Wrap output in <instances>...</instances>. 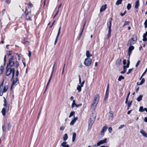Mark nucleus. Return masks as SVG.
Here are the masks:
<instances>
[{
	"label": "nucleus",
	"mask_w": 147,
	"mask_h": 147,
	"mask_svg": "<svg viewBox=\"0 0 147 147\" xmlns=\"http://www.w3.org/2000/svg\"><path fill=\"white\" fill-rule=\"evenodd\" d=\"M145 82V80L144 78H143L142 79L141 81V82H140V84L142 85L143 83H144V82Z\"/></svg>",
	"instance_id": "ea45409f"
},
{
	"label": "nucleus",
	"mask_w": 147,
	"mask_h": 147,
	"mask_svg": "<svg viewBox=\"0 0 147 147\" xmlns=\"http://www.w3.org/2000/svg\"><path fill=\"white\" fill-rule=\"evenodd\" d=\"M11 73H12V77L11 80H13L15 74V69L13 68H11L10 67L8 68V66L6 67V74L7 76L10 75Z\"/></svg>",
	"instance_id": "f03ea898"
},
{
	"label": "nucleus",
	"mask_w": 147,
	"mask_h": 147,
	"mask_svg": "<svg viewBox=\"0 0 147 147\" xmlns=\"http://www.w3.org/2000/svg\"><path fill=\"white\" fill-rule=\"evenodd\" d=\"M132 102V101H131V102H129L127 104V109L128 110L129 107L131 106V103Z\"/></svg>",
	"instance_id": "2f4dec72"
},
{
	"label": "nucleus",
	"mask_w": 147,
	"mask_h": 147,
	"mask_svg": "<svg viewBox=\"0 0 147 147\" xmlns=\"http://www.w3.org/2000/svg\"><path fill=\"white\" fill-rule=\"evenodd\" d=\"M28 5H29V6L30 7H33L32 4L30 3H28Z\"/></svg>",
	"instance_id": "bf43d9fd"
},
{
	"label": "nucleus",
	"mask_w": 147,
	"mask_h": 147,
	"mask_svg": "<svg viewBox=\"0 0 147 147\" xmlns=\"http://www.w3.org/2000/svg\"><path fill=\"white\" fill-rule=\"evenodd\" d=\"M76 134L75 133H74L73 134V136H72V142H74L75 139L76 137Z\"/></svg>",
	"instance_id": "b1692460"
},
{
	"label": "nucleus",
	"mask_w": 147,
	"mask_h": 147,
	"mask_svg": "<svg viewBox=\"0 0 147 147\" xmlns=\"http://www.w3.org/2000/svg\"><path fill=\"white\" fill-rule=\"evenodd\" d=\"M2 130L3 132H5L6 131V128L5 125H3L2 127Z\"/></svg>",
	"instance_id": "c9c22d12"
},
{
	"label": "nucleus",
	"mask_w": 147,
	"mask_h": 147,
	"mask_svg": "<svg viewBox=\"0 0 147 147\" xmlns=\"http://www.w3.org/2000/svg\"><path fill=\"white\" fill-rule=\"evenodd\" d=\"M147 71V68H146L145 71L143 73V74H142V76L140 78V80H141L142 79V78L143 76H144V75L145 74V73H146V72Z\"/></svg>",
	"instance_id": "a19ab883"
},
{
	"label": "nucleus",
	"mask_w": 147,
	"mask_h": 147,
	"mask_svg": "<svg viewBox=\"0 0 147 147\" xmlns=\"http://www.w3.org/2000/svg\"><path fill=\"white\" fill-rule=\"evenodd\" d=\"M131 5L130 3H128L127 6V8L128 10H129L131 8Z\"/></svg>",
	"instance_id": "f704fd0d"
},
{
	"label": "nucleus",
	"mask_w": 147,
	"mask_h": 147,
	"mask_svg": "<svg viewBox=\"0 0 147 147\" xmlns=\"http://www.w3.org/2000/svg\"><path fill=\"white\" fill-rule=\"evenodd\" d=\"M4 69V67L3 66H1L0 68V74H1L3 72V71Z\"/></svg>",
	"instance_id": "7c9ffc66"
},
{
	"label": "nucleus",
	"mask_w": 147,
	"mask_h": 147,
	"mask_svg": "<svg viewBox=\"0 0 147 147\" xmlns=\"http://www.w3.org/2000/svg\"><path fill=\"white\" fill-rule=\"evenodd\" d=\"M123 1V0H117L116 2V5H119L120 4H121L122 3V2Z\"/></svg>",
	"instance_id": "393cba45"
},
{
	"label": "nucleus",
	"mask_w": 147,
	"mask_h": 147,
	"mask_svg": "<svg viewBox=\"0 0 147 147\" xmlns=\"http://www.w3.org/2000/svg\"><path fill=\"white\" fill-rule=\"evenodd\" d=\"M99 95L96 94L95 96L94 99L91 106V108L95 109L99 100Z\"/></svg>",
	"instance_id": "f257e3e1"
},
{
	"label": "nucleus",
	"mask_w": 147,
	"mask_h": 147,
	"mask_svg": "<svg viewBox=\"0 0 147 147\" xmlns=\"http://www.w3.org/2000/svg\"><path fill=\"white\" fill-rule=\"evenodd\" d=\"M13 57L12 56L11 58L9 59V62L7 64V66L11 67L14 65L15 63L14 61H13Z\"/></svg>",
	"instance_id": "0eeeda50"
},
{
	"label": "nucleus",
	"mask_w": 147,
	"mask_h": 147,
	"mask_svg": "<svg viewBox=\"0 0 147 147\" xmlns=\"http://www.w3.org/2000/svg\"><path fill=\"white\" fill-rule=\"evenodd\" d=\"M143 40L144 41H146V40H147V38H146V36L145 35V34L143 35Z\"/></svg>",
	"instance_id": "4c0bfd02"
},
{
	"label": "nucleus",
	"mask_w": 147,
	"mask_h": 147,
	"mask_svg": "<svg viewBox=\"0 0 147 147\" xmlns=\"http://www.w3.org/2000/svg\"><path fill=\"white\" fill-rule=\"evenodd\" d=\"M125 126L124 125H121L118 128V129H121L123 128Z\"/></svg>",
	"instance_id": "de8ad7c7"
},
{
	"label": "nucleus",
	"mask_w": 147,
	"mask_h": 147,
	"mask_svg": "<svg viewBox=\"0 0 147 147\" xmlns=\"http://www.w3.org/2000/svg\"><path fill=\"white\" fill-rule=\"evenodd\" d=\"M126 13V11H125L124 13H121V16H124L125 14Z\"/></svg>",
	"instance_id": "052dcab7"
},
{
	"label": "nucleus",
	"mask_w": 147,
	"mask_h": 147,
	"mask_svg": "<svg viewBox=\"0 0 147 147\" xmlns=\"http://www.w3.org/2000/svg\"><path fill=\"white\" fill-rule=\"evenodd\" d=\"M107 129V127L106 125L105 126L103 127V128L101 132L100 135L103 136L104 135L105 132L106 131Z\"/></svg>",
	"instance_id": "9b49d317"
},
{
	"label": "nucleus",
	"mask_w": 147,
	"mask_h": 147,
	"mask_svg": "<svg viewBox=\"0 0 147 147\" xmlns=\"http://www.w3.org/2000/svg\"><path fill=\"white\" fill-rule=\"evenodd\" d=\"M75 112L74 111H71L70 114V115H69V118H70L71 117H72V116H74V118H75V116H74V115H75Z\"/></svg>",
	"instance_id": "c85d7f7f"
},
{
	"label": "nucleus",
	"mask_w": 147,
	"mask_h": 147,
	"mask_svg": "<svg viewBox=\"0 0 147 147\" xmlns=\"http://www.w3.org/2000/svg\"><path fill=\"white\" fill-rule=\"evenodd\" d=\"M129 21H125L124 22L123 26H124L127 25H128L129 24Z\"/></svg>",
	"instance_id": "79ce46f5"
},
{
	"label": "nucleus",
	"mask_w": 147,
	"mask_h": 147,
	"mask_svg": "<svg viewBox=\"0 0 147 147\" xmlns=\"http://www.w3.org/2000/svg\"><path fill=\"white\" fill-rule=\"evenodd\" d=\"M113 113L112 111H110L108 114V119L109 120L111 121L113 120Z\"/></svg>",
	"instance_id": "1a4fd4ad"
},
{
	"label": "nucleus",
	"mask_w": 147,
	"mask_h": 147,
	"mask_svg": "<svg viewBox=\"0 0 147 147\" xmlns=\"http://www.w3.org/2000/svg\"><path fill=\"white\" fill-rule=\"evenodd\" d=\"M107 139L105 138L104 139L101 140L98 142L97 143V146H100V145L105 144L107 142Z\"/></svg>",
	"instance_id": "9d476101"
},
{
	"label": "nucleus",
	"mask_w": 147,
	"mask_h": 147,
	"mask_svg": "<svg viewBox=\"0 0 147 147\" xmlns=\"http://www.w3.org/2000/svg\"><path fill=\"white\" fill-rule=\"evenodd\" d=\"M137 40V36L136 35H133L132 38L128 42V45H132L135 43Z\"/></svg>",
	"instance_id": "423d86ee"
},
{
	"label": "nucleus",
	"mask_w": 147,
	"mask_h": 147,
	"mask_svg": "<svg viewBox=\"0 0 147 147\" xmlns=\"http://www.w3.org/2000/svg\"><path fill=\"white\" fill-rule=\"evenodd\" d=\"M8 87L7 85H5L4 86L3 89V93L6 92L7 90Z\"/></svg>",
	"instance_id": "aec40b11"
},
{
	"label": "nucleus",
	"mask_w": 147,
	"mask_h": 147,
	"mask_svg": "<svg viewBox=\"0 0 147 147\" xmlns=\"http://www.w3.org/2000/svg\"><path fill=\"white\" fill-rule=\"evenodd\" d=\"M110 20L109 21V24L108 23L107 24L108 27L109 29L108 33L107 35V39H108L111 36V26L113 19L111 18H110Z\"/></svg>",
	"instance_id": "39448f33"
},
{
	"label": "nucleus",
	"mask_w": 147,
	"mask_h": 147,
	"mask_svg": "<svg viewBox=\"0 0 147 147\" xmlns=\"http://www.w3.org/2000/svg\"><path fill=\"white\" fill-rule=\"evenodd\" d=\"M124 79V77L122 76H120L119 77V78L118 79V81H121L122 80H123Z\"/></svg>",
	"instance_id": "c756f323"
},
{
	"label": "nucleus",
	"mask_w": 147,
	"mask_h": 147,
	"mask_svg": "<svg viewBox=\"0 0 147 147\" xmlns=\"http://www.w3.org/2000/svg\"><path fill=\"white\" fill-rule=\"evenodd\" d=\"M4 98L3 106L5 107L3 108L1 111V113L3 115L5 116V112L6 111H8L9 110V105H7L6 100L5 98Z\"/></svg>",
	"instance_id": "7ed1b4c3"
},
{
	"label": "nucleus",
	"mask_w": 147,
	"mask_h": 147,
	"mask_svg": "<svg viewBox=\"0 0 147 147\" xmlns=\"http://www.w3.org/2000/svg\"><path fill=\"white\" fill-rule=\"evenodd\" d=\"M139 0H137L135 2V8L136 9L138 8L139 6Z\"/></svg>",
	"instance_id": "dca6fc26"
},
{
	"label": "nucleus",
	"mask_w": 147,
	"mask_h": 147,
	"mask_svg": "<svg viewBox=\"0 0 147 147\" xmlns=\"http://www.w3.org/2000/svg\"><path fill=\"white\" fill-rule=\"evenodd\" d=\"M76 104H72L71 106V108L72 109L75 106H76Z\"/></svg>",
	"instance_id": "4d7b16f0"
},
{
	"label": "nucleus",
	"mask_w": 147,
	"mask_h": 147,
	"mask_svg": "<svg viewBox=\"0 0 147 147\" xmlns=\"http://www.w3.org/2000/svg\"><path fill=\"white\" fill-rule=\"evenodd\" d=\"M84 82H85V80H83V81L82 82V83H81V84H80V85H81L82 86H83V85H84Z\"/></svg>",
	"instance_id": "69168bd1"
},
{
	"label": "nucleus",
	"mask_w": 147,
	"mask_h": 147,
	"mask_svg": "<svg viewBox=\"0 0 147 147\" xmlns=\"http://www.w3.org/2000/svg\"><path fill=\"white\" fill-rule=\"evenodd\" d=\"M78 117H76L74 118V119L72 120L70 123V125H73L76 122V121L78 119Z\"/></svg>",
	"instance_id": "2eb2a0df"
},
{
	"label": "nucleus",
	"mask_w": 147,
	"mask_h": 147,
	"mask_svg": "<svg viewBox=\"0 0 147 147\" xmlns=\"http://www.w3.org/2000/svg\"><path fill=\"white\" fill-rule=\"evenodd\" d=\"M133 68L130 69H129L127 73V74H129L131 71L133 70Z\"/></svg>",
	"instance_id": "a18cd8bd"
},
{
	"label": "nucleus",
	"mask_w": 147,
	"mask_h": 147,
	"mask_svg": "<svg viewBox=\"0 0 147 147\" xmlns=\"http://www.w3.org/2000/svg\"><path fill=\"white\" fill-rule=\"evenodd\" d=\"M140 132L144 137L147 138V134L144 131L141 129Z\"/></svg>",
	"instance_id": "a211bd4d"
},
{
	"label": "nucleus",
	"mask_w": 147,
	"mask_h": 147,
	"mask_svg": "<svg viewBox=\"0 0 147 147\" xmlns=\"http://www.w3.org/2000/svg\"><path fill=\"white\" fill-rule=\"evenodd\" d=\"M3 88L0 86V96H2L3 95Z\"/></svg>",
	"instance_id": "72a5a7b5"
},
{
	"label": "nucleus",
	"mask_w": 147,
	"mask_h": 147,
	"mask_svg": "<svg viewBox=\"0 0 147 147\" xmlns=\"http://www.w3.org/2000/svg\"><path fill=\"white\" fill-rule=\"evenodd\" d=\"M96 116L93 115V114L92 113V115H91L90 119L88 121V128H91L92 125L93 124L94 121Z\"/></svg>",
	"instance_id": "20e7f679"
},
{
	"label": "nucleus",
	"mask_w": 147,
	"mask_h": 147,
	"mask_svg": "<svg viewBox=\"0 0 147 147\" xmlns=\"http://www.w3.org/2000/svg\"><path fill=\"white\" fill-rule=\"evenodd\" d=\"M25 17L26 18V19L27 20H31L29 16H25Z\"/></svg>",
	"instance_id": "09e8293b"
},
{
	"label": "nucleus",
	"mask_w": 147,
	"mask_h": 147,
	"mask_svg": "<svg viewBox=\"0 0 147 147\" xmlns=\"http://www.w3.org/2000/svg\"><path fill=\"white\" fill-rule=\"evenodd\" d=\"M144 25L145 28H147V19L145 20L144 23Z\"/></svg>",
	"instance_id": "37998d69"
},
{
	"label": "nucleus",
	"mask_w": 147,
	"mask_h": 147,
	"mask_svg": "<svg viewBox=\"0 0 147 147\" xmlns=\"http://www.w3.org/2000/svg\"><path fill=\"white\" fill-rule=\"evenodd\" d=\"M139 111L141 112H142L144 111V109L143 108L142 106H141L140 107L139 109Z\"/></svg>",
	"instance_id": "e433bc0d"
},
{
	"label": "nucleus",
	"mask_w": 147,
	"mask_h": 147,
	"mask_svg": "<svg viewBox=\"0 0 147 147\" xmlns=\"http://www.w3.org/2000/svg\"><path fill=\"white\" fill-rule=\"evenodd\" d=\"M126 70L125 66L124 65L123 67V71L121 72V73L122 74L125 73L126 72Z\"/></svg>",
	"instance_id": "473e14b6"
},
{
	"label": "nucleus",
	"mask_w": 147,
	"mask_h": 147,
	"mask_svg": "<svg viewBox=\"0 0 147 147\" xmlns=\"http://www.w3.org/2000/svg\"><path fill=\"white\" fill-rule=\"evenodd\" d=\"M86 55L87 58H89L90 57L92 56V55L90 53V52L88 51H86Z\"/></svg>",
	"instance_id": "5701e85b"
},
{
	"label": "nucleus",
	"mask_w": 147,
	"mask_h": 147,
	"mask_svg": "<svg viewBox=\"0 0 147 147\" xmlns=\"http://www.w3.org/2000/svg\"><path fill=\"white\" fill-rule=\"evenodd\" d=\"M140 60H139V61H138L137 63H136V67H137L138 66V65L140 63Z\"/></svg>",
	"instance_id": "3c124183"
},
{
	"label": "nucleus",
	"mask_w": 147,
	"mask_h": 147,
	"mask_svg": "<svg viewBox=\"0 0 147 147\" xmlns=\"http://www.w3.org/2000/svg\"><path fill=\"white\" fill-rule=\"evenodd\" d=\"M67 134H65L63 136V140L65 141L67 139Z\"/></svg>",
	"instance_id": "a878e982"
},
{
	"label": "nucleus",
	"mask_w": 147,
	"mask_h": 147,
	"mask_svg": "<svg viewBox=\"0 0 147 147\" xmlns=\"http://www.w3.org/2000/svg\"><path fill=\"white\" fill-rule=\"evenodd\" d=\"M83 86H82L81 85H78L77 87V90H78V92H80L81 90V87Z\"/></svg>",
	"instance_id": "cd10ccee"
},
{
	"label": "nucleus",
	"mask_w": 147,
	"mask_h": 147,
	"mask_svg": "<svg viewBox=\"0 0 147 147\" xmlns=\"http://www.w3.org/2000/svg\"><path fill=\"white\" fill-rule=\"evenodd\" d=\"M109 90H107V89L106 92V96L107 95V96H108V95L109 94Z\"/></svg>",
	"instance_id": "e2e57ef3"
},
{
	"label": "nucleus",
	"mask_w": 147,
	"mask_h": 147,
	"mask_svg": "<svg viewBox=\"0 0 147 147\" xmlns=\"http://www.w3.org/2000/svg\"><path fill=\"white\" fill-rule=\"evenodd\" d=\"M65 127L63 126H61L60 127V129L61 130H63L65 129Z\"/></svg>",
	"instance_id": "864d4df0"
},
{
	"label": "nucleus",
	"mask_w": 147,
	"mask_h": 147,
	"mask_svg": "<svg viewBox=\"0 0 147 147\" xmlns=\"http://www.w3.org/2000/svg\"><path fill=\"white\" fill-rule=\"evenodd\" d=\"M121 59H117L116 62V65H117V66H118L120 64V62L121 61Z\"/></svg>",
	"instance_id": "412c9836"
},
{
	"label": "nucleus",
	"mask_w": 147,
	"mask_h": 147,
	"mask_svg": "<svg viewBox=\"0 0 147 147\" xmlns=\"http://www.w3.org/2000/svg\"><path fill=\"white\" fill-rule=\"evenodd\" d=\"M134 47L133 46H130L128 50V55L129 57L131 53V51L134 49Z\"/></svg>",
	"instance_id": "f8f14e48"
},
{
	"label": "nucleus",
	"mask_w": 147,
	"mask_h": 147,
	"mask_svg": "<svg viewBox=\"0 0 147 147\" xmlns=\"http://www.w3.org/2000/svg\"><path fill=\"white\" fill-rule=\"evenodd\" d=\"M50 81H48V82L47 84V85H46V88H45V90H47V88H48V87L49 84L50 83Z\"/></svg>",
	"instance_id": "5fc2aeb1"
},
{
	"label": "nucleus",
	"mask_w": 147,
	"mask_h": 147,
	"mask_svg": "<svg viewBox=\"0 0 147 147\" xmlns=\"http://www.w3.org/2000/svg\"><path fill=\"white\" fill-rule=\"evenodd\" d=\"M24 13L25 15V16H27L28 14L29 13V12L27 9L26 8L25 11L24 12Z\"/></svg>",
	"instance_id": "58836bf2"
},
{
	"label": "nucleus",
	"mask_w": 147,
	"mask_h": 147,
	"mask_svg": "<svg viewBox=\"0 0 147 147\" xmlns=\"http://www.w3.org/2000/svg\"><path fill=\"white\" fill-rule=\"evenodd\" d=\"M108 130L109 132H110V133H111L113 129L111 127H110L108 128Z\"/></svg>",
	"instance_id": "c03bdc74"
},
{
	"label": "nucleus",
	"mask_w": 147,
	"mask_h": 147,
	"mask_svg": "<svg viewBox=\"0 0 147 147\" xmlns=\"http://www.w3.org/2000/svg\"><path fill=\"white\" fill-rule=\"evenodd\" d=\"M92 63V59L90 58H87L84 60V63L86 66H89Z\"/></svg>",
	"instance_id": "6e6552de"
},
{
	"label": "nucleus",
	"mask_w": 147,
	"mask_h": 147,
	"mask_svg": "<svg viewBox=\"0 0 147 147\" xmlns=\"http://www.w3.org/2000/svg\"><path fill=\"white\" fill-rule=\"evenodd\" d=\"M144 121L146 122H147V117H145L144 119Z\"/></svg>",
	"instance_id": "774afa93"
},
{
	"label": "nucleus",
	"mask_w": 147,
	"mask_h": 147,
	"mask_svg": "<svg viewBox=\"0 0 147 147\" xmlns=\"http://www.w3.org/2000/svg\"><path fill=\"white\" fill-rule=\"evenodd\" d=\"M16 81H13L12 84V85L11 88L14 85H17L18 83L19 82L18 79L17 77L16 78Z\"/></svg>",
	"instance_id": "4468645a"
},
{
	"label": "nucleus",
	"mask_w": 147,
	"mask_h": 147,
	"mask_svg": "<svg viewBox=\"0 0 147 147\" xmlns=\"http://www.w3.org/2000/svg\"><path fill=\"white\" fill-rule=\"evenodd\" d=\"M6 55H5L4 57V66H5V64L6 61Z\"/></svg>",
	"instance_id": "8fccbe9b"
},
{
	"label": "nucleus",
	"mask_w": 147,
	"mask_h": 147,
	"mask_svg": "<svg viewBox=\"0 0 147 147\" xmlns=\"http://www.w3.org/2000/svg\"><path fill=\"white\" fill-rule=\"evenodd\" d=\"M67 142H63L61 144V146L63 147H69V145L67 144Z\"/></svg>",
	"instance_id": "6ab92c4d"
},
{
	"label": "nucleus",
	"mask_w": 147,
	"mask_h": 147,
	"mask_svg": "<svg viewBox=\"0 0 147 147\" xmlns=\"http://www.w3.org/2000/svg\"><path fill=\"white\" fill-rule=\"evenodd\" d=\"M61 27H60L59 28V29L58 31V32L57 36H56V38L55 41V42H54V45H56V43L57 42V40L58 38V37L59 36V34H60V30H61Z\"/></svg>",
	"instance_id": "ddd939ff"
},
{
	"label": "nucleus",
	"mask_w": 147,
	"mask_h": 147,
	"mask_svg": "<svg viewBox=\"0 0 147 147\" xmlns=\"http://www.w3.org/2000/svg\"><path fill=\"white\" fill-rule=\"evenodd\" d=\"M11 0H6V2L7 4H9L10 3V1Z\"/></svg>",
	"instance_id": "0e129e2a"
},
{
	"label": "nucleus",
	"mask_w": 147,
	"mask_h": 147,
	"mask_svg": "<svg viewBox=\"0 0 147 147\" xmlns=\"http://www.w3.org/2000/svg\"><path fill=\"white\" fill-rule=\"evenodd\" d=\"M11 123H8V126H7L8 129L9 130L11 128Z\"/></svg>",
	"instance_id": "49530a36"
},
{
	"label": "nucleus",
	"mask_w": 147,
	"mask_h": 147,
	"mask_svg": "<svg viewBox=\"0 0 147 147\" xmlns=\"http://www.w3.org/2000/svg\"><path fill=\"white\" fill-rule=\"evenodd\" d=\"M82 105V104H80L78 105H76V107H80Z\"/></svg>",
	"instance_id": "680f3d73"
},
{
	"label": "nucleus",
	"mask_w": 147,
	"mask_h": 147,
	"mask_svg": "<svg viewBox=\"0 0 147 147\" xmlns=\"http://www.w3.org/2000/svg\"><path fill=\"white\" fill-rule=\"evenodd\" d=\"M143 95L142 94H140L136 100L138 102L140 101L142 99V98L143 97Z\"/></svg>",
	"instance_id": "4be33fe9"
},
{
	"label": "nucleus",
	"mask_w": 147,
	"mask_h": 147,
	"mask_svg": "<svg viewBox=\"0 0 147 147\" xmlns=\"http://www.w3.org/2000/svg\"><path fill=\"white\" fill-rule=\"evenodd\" d=\"M17 55H18V58L19 60H20V57L19 55V54H17Z\"/></svg>",
	"instance_id": "338daca9"
},
{
	"label": "nucleus",
	"mask_w": 147,
	"mask_h": 147,
	"mask_svg": "<svg viewBox=\"0 0 147 147\" xmlns=\"http://www.w3.org/2000/svg\"><path fill=\"white\" fill-rule=\"evenodd\" d=\"M106 5H104L102 6L100 9V12H102V11H104L106 9Z\"/></svg>",
	"instance_id": "f3484780"
},
{
	"label": "nucleus",
	"mask_w": 147,
	"mask_h": 147,
	"mask_svg": "<svg viewBox=\"0 0 147 147\" xmlns=\"http://www.w3.org/2000/svg\"><path fill=\"white\" fill-rule=\"evenodd\" d=\"M15 63L16 64V68H17L19 66V63L18 61H17Z\"/></svg>",
	"instance_id": "6e6d98bb"
},
{
	"label": "nucleus",
	"mask_w": 147,
	"mask_h": 147,
	"mask_svg": "<svg viewBox=\"0 0 147 147\" xmlns=\"http://www.w3.org/2000/svg\"><path fill=\"white\" fill-rule=\"evenodd\" d=\"M130 94V92H129L128 93L127 95L126 98L125 103L127 104V103Z\"/></svg>",
	"instance_id": "bb28decb"
},
{
	"label": "nucleus",
	"mask_w": 147,
	"mask_h": 147,
	"mask_svg": "<svg viewBox=\"0 0 147 147\" xmlns=\"http://www.w3.org/2000/svg\"><path fill=\"white\" fill-rule=\"evenodd\" d=\"M31 53L30 51H28V55L29 57H31Z\"/></svg>",
	"instance_id": "13d9d810"
},
{
	"label": "nucleus",
	"mask_w": 147,
	"mask_h": 147,
	"mask_svg": "<svg viewBox=\"0 0 147 147\" xmlns=\"http://www.w3.org/2000/svg\"><path fill=\"white\" fill-rule=\"evenodd\" d=\"M53 72H52L51 76L50 77V78H49L48 81H49L50 82V81H51V79L52 77V75H53Z\"/></svg>",
	"instance_id": "603ef678"
}]
</instances>
